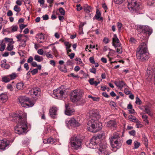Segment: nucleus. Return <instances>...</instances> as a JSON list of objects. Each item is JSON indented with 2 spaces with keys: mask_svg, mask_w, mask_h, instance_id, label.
Wrapping results in <instances>:
<instances>
[{
  "mask_svg": "<svg viewBox=\"0 0 155 155\" xmlns=\"http://www.w3.org/2000/svg\"><path fill=\"white\" fill-rule=\"evenodd\" d=\"M8 96L7 92H4L0 94V101L3 102L7 101Z\"/></svg>",
  "mask_w": 155,
  "mask_h": 155,
  "instance_id": "nucleus-16",
  "label": "nucleus"
},
{
  "mask_svg": "<svg viewBox=\"0 0 155 155\" xmlns=\"http://www.w3.org/2000/svg\"><path fill=\"white\" fill-rule=\"evenodd\" d=\"M13 9L17 13L19 12L21 10L20 8L17 5H15L14 6Z\"/></svg>",
  "mask_w": 155,
  "mask_h": 155,
  "instance_id": "nucleus-38",
  "label": "nucleus"
},
{
  "mask_svg": "<svg viewBox=\"0 0 155 155\" xmlns=\"http://www.w3.org/2000/svg\"><path fill=\"white\" fill-rule=\"evenodd\" d=\"M120 139L119 134L117 133H115L113 134V136L110 138V142H113V141Z\"/></svg>",
  "mask_w": 155,
  "mask_h": 155,
  "instance_id": "nucleus-23",
  "label": "nucleus"
},
{
  "mask_svg": "<svg viewBox=\"0 0 155 155\" xmlns=\"http://www.w3.org/2000/svg\"><path fill=\"white\" fill-rule=\"evenodd\" d=\"M31 92L35 96L40 95L41 94V91L40 89L38 87L34 88L31 90Z\"/></svg>",
  "mask_w": 155,
  "mask_h": 155,
  "instance_id": "nucleus-21",
  "label": "nucleus"
},
{
  "mask_svg": "<svg viewBox=\"0 0 155 155\" xmlns=\"http://www.w3.org/2000/svg\"><path fill=\"white\" fill-rule=\"evenodd\" d=\"M9 142V141L6 139H4L0 140V145H9L10 144L8 143Z\"/></svg>",
  "mask_w": 155,
  "mask_h": 155,
  "instance_id": "nucleus-28",
  "label": "nucleus"
},
{
  "mask_svg": "<svg viewBox=\"0 0 155 155\" xmlns=\"http://www.w3.org/2000/svg\"><path fill=\"white\" fill-rule=\"evenodd\" d=\"M42 18L43 20H47L49 18L48 16L47 15H45L42 16Z\"/></svg>",
  "mask_w": 155,
  "mask_h": 155,
  "instance_id": "nucleus-63",
  "label": "nucleus"
},
{
  "mask_svg": "<svg viewBox=\"0 0 155 155\" xmlns=\"http://www.w3.org/2000/svg\"><path fill=\"white\" fill-rule=\"evenodd\" d=\"M34 59L38 62H40L43 60V58L42 57L38 55H35L34 57Z\"/></svg>",
  "mask_w": 155,
  "mask_h": 155,
  "instance_id": "nucleus-34",
  "label": "nucleus"
},
{
  "mask_svg": "<svg viewBox=\"0 0 155 155\" xmlns=\"http://www.w3.org/2000/svg\"><path fill=\"white\" fill-rule=\"evenodd\" d=\"M6 87L10 91H12L13 90V87L12 85L10 84H8L6 86Z\"/></svg>",
  "mask_w": 155,
  "mask_h": 155,
  "instance_id": "nucleus-48",
  "label": "nucleus"
},
{
  "mask_svg": "<svg viewBox=\"0 0 155 155\" xmlns=\"http://www.w3.org/2000/svg\"><path fill=\"white\" fill-rule=\"evenodd\" d=\"M136 101L135 103L137 104L140 105L141 104V100L138 97H136Z\"/></svg>",
  "mask_w": 155,
  "mask_h": 155,
  "instance_id": "nucleus-46",
  "label": "nucleus"
},
{
  "mask_svg": "<svg viewBox=\"0 0 155 155\" xmlns=\"http://www.w3.org/2000/svg\"><path fill=\"white\" fill-rule=\"evenodd\" d=\"M129 120L132 122H137L138 121V119L136 117L132 115H130L128 117Z\"/></svg>",
  "mask_w": 155,
  "mask_h": 155,
  "instance_id": "nucleus-29",
  "label": "nucleus"
},
{
  "mask_svg": "<svg viewBox=\"0 0 155 155\" xmlns=\"http://www.w3.org/2000/svg\"><path fill=\"white\" fill-rule=\"evenodd\" d=\"M81 146H71V148L73 150H77L79 148H81Z\"/></svg>",
  "mask_w": 155,
  "mask_h": 155,
  "instance_id": "nucleus-51",
  "label": "nucleus"
},
{
  "mask_svg": "<svg viewBox=\"0 0 155 155\" xmlns=\"http://www.w3.org/2000/svg\"><path fill=\"white\" fill-rule=\"evenodd\" d=\"M103 41L105 44H107L109 42V40L108 38L104 37L103 39Z\"/></svg>",
  "mask_w": 155,
  "mask_h": 155,
  "instance_id": "nucleus-57",
  "label": "nucleus"
},
{
  "mask_svg": "<svg viewBox=\"0 0 155 155\" xmlns=\"http://www.w3.org/2000/svg\"><path fill=\"white\" fill-rule=\"evenodd\" d=\"M97 151L99 155H108L110 153L108 150V147L106 146H99Z\"/></svg>",
  "mask_w": 155,
  "mask_h": 155,
  "instance_id": "nucleus-12",
  "label": "nucleus"
},
{
  "mask_svg": "<svg viewBox=\"0 0 155 155\" xmlns=\"http://www.w3.org/2000/svg\"><path fill=\"white\" fill-rule=\"evenodd\" d=\"M143 141L145 145H148V142L147 139L146 137H144L143 139Z\"/></svg>",
  "mask_w": 155,
  "mask_h": 155,
  "instance_id": "nucleus-54",
  "label": "nucleus"
},
{
  "mask_svg": "<svg viewBox=\"0 0 155 155\" xmlns=\"http://www.w3.org/2000/svg\"><path fill=\"white\" fill-rule=\"evenodd\" d=\"M125 0H114V2L117 4H121Z\"/></svg>",
  "mask_w": 155,
  "mask_h": 155,
  "instance_id": "nucleus-52",
  "label": "nucleus"
},
{
  "mask_svg": "<svg viewBox=\"0 0 155 155\" xmlns=\"http://www.w3.org/2000/svg\"><path fill=\"white\" fill-rule=\"evenodd\" d=\"M58 110L57 107L53 106L49 110L50 116L53 118L56 117L57 115V112Z\"/></svg>",
  "mask_w": 155,
  "mask_h": 155,
  "instance_id": "nucleus-15",
  "label": "nucleus"
},
{
  "mask_svg": "<svg viewBox=\"0 0 155 155\" xmlns=\"http://www.w3.org/2000/svg\"><path fill=\"white\" fill-rule=\"evenodd\" d=\"M10 80L8 75L2 77V81L3 82L7 83L10 81Z\"/></svg>",
  "mask_w": 155,
  "mask_h": 155,
  "instance_id": "nucleus-33",
  "label": "nucleus"
},
{
  "mask_svg": "<svg viewBox=\"0 0 155 155\" xmlns=\"http://www.w3.org/2000/svg\"><path fill=\"white\" fill-rule=\"evenodd\" d=\"M98 120L95 118L91 119L87 123V130L94 133L101 130L102 128V125Z\"/></svg>",
  "mask_w": 155,
  "mask_h": 155,
  "instance_id": "nucleus-3",
  "label": "nucleus"
},
{
  "mask_svg": "<svg viewBox=\"0 0 155 155\" xmlns=\"http://www.w3.org/2000/svg\"><path fill=\"white\" fill-rule=\"evenodd\" d=\"M64 90H61V88H58L54 90L52 96L55 98L61 99L64 97Z\"/></svg>",
  "mask_w": 155,
  "mask_h": 155,
  "instance_id": "nucleus-8",
  "label": "nucleus"
},
{
  "mask_svg": "<svg viewBox=\"0 0 155 155\" xmlns=\"http://www.w3.org/2000/svg\"><path fill=\"white\" fill-rule=\"evenodd\" d=\"M129 41L132 44H135L137 42L136 39L133 37L130 38Z\"/></svg>",
  "mask_w": 155,
  "mask_h": 155,
  "instance_id": "nucleus-50",
  "label": "nucleus"
},
{
  "mask_svg": "<svg viewBox=\"0 0 155 155\" xmlns=\"http://www.w3.org/2000/svg\"><path fill=\"white\" fill-rule=\"evenodd\" d=\"M142 117L143 119V121L146 123L147 124H148L149 123L148 120H147V116L146 115H143L142 116Z\"/></svg>",
  "mask_w": 155,
  "mask_h": 155,
  "instance_id": "nucleus-41",
  "label": "nucleus"
},
{
  "mask_svg": "<svg viewBox=\"0 0 155 155\" xmlns=\"http://www.w3.org/2000/svg\"><path fill=\"white\" fill-rule=\"evenodd\" d=\"M75 60L77 61V63L81 66H83L84 64L81 61V59L79 58H75Z\"/></svg>",
  "mask_w": 155,
  "mask_h": 155,
  "instance_id": "nucleus-39",
  "label": "nucleus"
},
{
  "mask_svg": "<svg viewBox=\"0 0 155 155\" xmlns=\"http://www.w3.org/2000/svg\"><path fill=\"white\" fill-rule=\"evenodd\" d=\"M82 142V140L79 135H75L71 138L69 143L71 145H81L83 144Z\"/></svg>",
  "mask_w": 155,
  "mask_h": 155,
  "instance_id": "nucleus-7",
  "label": "nucleus"
},
{
  "mask_svg": "<svg viewBox=\"0 0 155 155\" xmlns=\"http://www.w3.org/2000/svg\"><path fill=\"white\" fill-rule=\"evenodd\" d=\"M14 43H8L6 49L9 51H12L14 48V45H13Z\"/></svg>",
  "mask_w": 155,
  "mask_h": 155,
  "instance_id": "nucleus-31",
  "label": "nucleus"
},
{
  "mask_svg": "<svg viewBox=\"0 0 155 155\" xmlns=\"http://www.w3.org/2000/svg\"><path fill=\"white\" fill-rule=\"evenodd\" d=\"M38 69L37 68L34 69L33 70L31 71V72L32 73V75L35 74L36 73H38Z\"/></svg>",
  "mask_w": 155,
  "mask_h": 155,
  "instance_id": "nucleus-58",
  "label": "nucleus"
},
{
  "mask_svg": "<svg viewBox=\"0 0 155 155\" xmlns=\"http://www.w3.org/2000/svg\"><path fill=\"white\" fill-rule=\"evenodd\" d=\"M147 4L148 6H154L155 3H154L153 1H148L147 2Z\"/></svg>",
  "mask_w": 155,
  "mask_h": 155,
  "instance_id": "nucleus-55",
  "label": "nucleus"
},
{
  "mask_svg": "<svg viewBox=\"0 0 155 155\" xmlns=\"http://www.w3.org/2000/svg\"><path fill=\"white\" fill-rule=\"evenodd\" d=\"M65 123L68 127H69L70 125L71 127H78L80 125V124L74 118H71L70 120H66Z\"/></svg>",
  "mask_w": 155,
  "mask_h": 155,
  "instance_id": "nucleus-10",
  "label": "nucleus"
},
{
  "mask_svg": "<svg viewBox=\"0 0 155 155\" xmlns=\"http://www.w3.org/2000/svg\"><path fill=\"white\" fill-rule=\"evenodd\" d=\"M112 45L115 48L119 47L121 45L119 39H118L116 34H114L112 38Z\"/></svg>",
  "mask_w": 155,
  "mask_h": 155,
  "instance_id": "nucleus-14",
  "label": "nucleus"
},
{
  "mask_svg": "<svg viewBox=\"0 0 155 155\" xmlns=\"http://www.w3.org/2000/svg\"><path fill=\"white\" fill-rule=\"evenodd\" d=\"M76 7H77V10L79 11H80V10H81L83 8L81 6V5L80 4L77 5Z\"/></svg>",
  "mask_w": 155,
  "mask_h": 155,
  "instance_id": "nucleus-61",
  "label": "nucleus"
},
{
  "mask_svg": "<svg viewBox=\"0 0 155 155\" xmlns=\"http://www.w3.org/2000/svg\"><path fill=\"white\" fill-rule=\"evenodd\" d=\"M89 117L91 119L95 118V119H99L101 117L98 111L97 110H91L89 112Z\"/></svg>",
  "mask_w": 155,
  "mask_h": 155,
  "instance_id": "nucleus-13",
  "label": "nucleus"
},
{
  "mask_svg": "<svg viewBox=\"0 0 155 155\" xmlns=\"http://www.w3.org/2000/svg\"><path fill=\"white\" fill-rule=\"evenodd\" d=\"M140 0H128V8L133 13H135L141 9Z\"/></svg>",
  "mask_w": 155,
  "mask_h": 155,
  "instance_id": "nucleus-4",
  "label": "nucleus"
},
{
  "mask_svg": "<svg viewBox=\"0 0 155 155\" xmlns=\"http://www.w3.org/2000/svg\"><path fill=\"white\" fill-rule=\"evenodd\" d=\"M64 44L66 46V49L70 48L71 47V44H70L68 42H65Z\"/></svg>",
  "mask_w": 155,
  "mask_h": 155,
  "instance_id": "nucleus-44",
  "label": "nucleus"
},
{
  "mask_svg": "<svg viewBox=\"0 0 155 155\" xmlns=\"http://www.w3.org/2000/svg\"><path fill=\"white\" fill-rule=\"evenodd\" d=\"M136 123V127L137 128H140L142 127V124L140 123V122L138 120V121L135 122Z\"/></svg>",
  "mask_w": 155,
  "mask_h": 155,
  "instance_id": "nucleus-47",
  "label": "nucleus"
},
{
  "mask_svg": "<svg viewBox=\"0 0 155 155\" xmlns=\"http://www.w3.org/2000/svg\"><path fill=\"white\" fill-rule=\"evenodd\" d=\"M1 66L2 68L7 69H8L10 67L9 65L6 64V60H4L2 61Z\"/></svg>",
  "mask_w": 155,
  "mask_h": 155,
  "instance_id": "nucleus-26",
  "label": "nucleus"
},
{
  "mask_svg": "<svg viewBox=\"0 0 155 155\" xmlns=\"http://www.w3.org/2000/svg\"><path fill=\"white\" fill-rule=\"evenodd\" d=\"M96 138L95 137H93L90 140V144L93 145H97L96 143Z\"/></svg>",
  "mask_w": 155,
  "mask_h": 155,
  "instance_id": "nucleus-32",
  "label": "nucleus"
},
{
  "mask_svg": "<svg viewBox=\"0 0 155 155\" xmlns=\"http://www.w3.org/2000/svg\"><path fill=\"white\" fill-rule=\"evenodd\" d=\"M36 38L38 42L40 43H42L45 39V37L42 33L37 34L36 36Z\"/></svg>",
  "mask_w": 155,
  "mask_h": 155,
  "instance_id": "nucleus-19",
  "label": "nucleus"
},
{
  "mask_svg": "<svg viewBox=\"0 0 155 155\" xmlns=\"http://www.w3.org/2000/svg\"><path fill=\"white\" fill-rule=\"evenodd\" d=\"M37 53L39 54L42 55L43 54L44 51L42 49H39L37 51Z\"/></svg>",
  "mask_w": 155,
  "mask_h": 155,
  "instance_id": "nucleus-62",
  "label": "nucleus"
},
{
  "mask_svg": "<svg viewBox=\"0 0 155 155\" xmlns=\"http://www.w3.org/2000/svg\"><path fill=\"white\" fill-rule=\"evenodd\" d=\"M25 35L19 34L17 35L16 38L18 39L17 41H20V43L19 45V48L21 47L24 48L26 45V39H24V38H26Z\"/></svg>",
  "mask_w": 155,
  "mask_h": 155,
  "instance_id": "nucleus-9",
  "label": "nucleus"
},
{
  "mask_svg": "<svg viewBox=\"0 0 155 155\" xmlns=\"http://www.w3.org/2000/svg\"><path fill=\"white\" fill-rule=\"evenodd\" d=\"M114 84L117 87L120 88H122L123 87L126 85V84L123 81H115Z\"/></svg>",
  "mask_w": 155,
  "mask_h": 155,
  "instance_id": "nucleus-22",
  "label": "nucleus"
},
{
  "mask_svg": "<svg viewBox=\"0 0 155 155\" xmlns=\"http://www.w3.org/2000/svg\"><path fill=\"white\" fill-rule=\"evenodd\" d=\"M119 31L120 32L121 30V28L122 26V24L119 22H118L117 24Z\"/></svg>",
  "mask_w": 155,
  "mask_h": 155,
  "instance_id": "nucleus-45",
  "label": "nucleus"
},
{
  "mask_svg": "<svg viewBox=\"0 0 155 155\" xmlns=\"http://www.w3.org/2000/svg\"><path fill=\"white\" fill-rule=\"evenodd\" d=\"M50 52H48L45 54L46 57L48 58H53V55L51 54H50Z\"/></svg>",
  "mask_w": 155,
  "mask_h": 155,
  "instance_id": "nucleus-56",
  "label": "nucleus"
},
{
  "mask_svg": "<svg viewBox=\"0 0 155 155\" xmlns=\"http://www.w3.org/2000/svg\"><path fill=\"white\" fill-rule=\"evenodd\" d=\"M0 43H1V47L0 48V51H3L5 48V43L4 40H3L0 41Z\"/></svg>",
  "mask_w": 155,
  "mask_h": 155,
  "instance_id": "nucleus-30",
  "label": "nucleus"
},
{
  "mask_svg": "<svg viewBox=\"0 0 155 155\" xmlns=\"http://www.w3.org/2000/svg\"><path fill=\"white\" fill-rule=\"evenodd\" d=\"M136 52L137 58L141 61H143L148 59L147 55V45L146 43H142L139 46Z\"/></svg>",
  "mask_w": 155,
  "mask_h": 155,
  "instance_id": "nucleus-2",
  "label": "nucleus"
},
{
  "mask_svg": "<svg viewBox=\"0 0 155 155\" xmlns=\"http://www.w3.org/2000/svg\"><path fill=\"white\" fill-rule=\"evenodd\" d=\"M144 111L150 116H152L153 115L150 110V108L148 106H146L145 107Z\"/></svg>",
  "mask_w": 155,
  "mask_h": 155,
  "instance_id": "nucleus-36",
  "label": "nucleus"
},
{
  "mask_svg": "<svg viewBox=\"0 0 155 155\" xmlns=\"http://www.w3.org/2000/svg\"><path fill=\"white\" fill-rule=\"evenodd\" d=\"M122 140L120 138L118 140H116L113 141V142H110L111 145H114L115 144L118 145H121Z\"/></svg>",
  "mask_w": 155,
  "mask_h": 155,
  "instance_id": "nucleus-24",
  "label": "nucleus"
},
{
  "mask_svg": "<svg viewBox=\"0 0 155 155\" xmlns=\"http://www.w3.org/2000/svg\"><path fill=\"white\" fill-rule=\"evenodd\" d=\"M17 76V74L15 73L8 75V77H9L10 80L15 79Z\"/></svg>",
  "mask_w": 155,
  "mask_h": 155,
  "instance_id": "nucleus-37",
  "label": "nucleus"
},
{
  "mask_svg": "<svg viewBox=\"0 0 155 155\" xmlns=\"http://www.w3.org/2000/svg\"><path fill=\"white\" fill-rule=\"evenodd\" d=\"M59 11L61 15H65V11L63 8L61 7L59 9Z\"/></svg>",
  "mask_w": 155,
  "mask_h": 155,
  "instance_id": "nucleus-49",
  "label": "nucleus"
},
{
  "mask_svg": "<svg viewBox=\"0 0 155 155\" xmlns=\"http://www.w3.org/2000/svg\"><path fill=\"white\" fill-rule=\"evenodd\" d=\"M24 117L19 115L17 117L19 121L15 127V132L18 134H22L25 133L28 128L26 121V114Z\"/></svg>",
  "mask_w": 155,
  "mask_h": 155,
  "instance_id": "nucleus-1",
  "label": "nucleus"
},
{
  "mask_svg": "<svg viewBox=\"0 0 155 155\" xmlns=\"http://www.w3.org/2000/svg\"><path fill=\"white\" fill-rule=\"evenodd\" d=\"M20 104L23 107H32L34 105V104L29 101L28 98L25 96H20L18 98Z\"/></svg>",
  "mask_w": 155,
  "mask_h": 155,
  "instance_id": "nucleus-5",
  "label": "nucleus"
},
{
  "mask_svg": "<svg viewBox=\"0 0 155 155\" xmlns=\"http://www.w3.org/2000/svg\"><path fill=\"white\" fill-rule=\"evenodd\" d=\"M15 3L17 4L16 5L18 6H20L22 4V2L20 0H17Z\"/></svg>",
  "mask_w": 155,
  "mask_h": 155,
  "instance_id": "nucleus-64",
  "label": "nucleus"
},
{
  "mask_svg": "<svg viewBox=\"0 0 155 155\" xmlns=\"http://www.w3.org/2000/svg\"><path fill=\"white\" fill-rule=\"evenodd\" d=\"M56 142H57V140L51 137H49L47 140H44L43 141L44 143H48L50 144H56L57 143H55Z\"/></svg>",
  "mask_w": 155,
  "mask_h": 155,
  "instance_id": "nucleus-18",
  "label": "nucleus"
},
{
  "mask_svg": "<svg viewBox=\"0 0 155 155\" xmlns=\"http://www.w3.org/2000/svg\"><path fill=\"white\" fill-rule=\"evenodd\" d=\"M142 33L145 37H149L152 32V29L148 26H143L141 27Z\"/></svg>",
  "mask_w": 155,
  "mask_h": 155,
  "instance_id": "nucleus-11",
  "label": "nucleus"
},
{
  "mask_svg": "<svg viewBox=\"0 0 155 155\" xmlns=\"http://www.w3.org/2000/svg\"><path fill=\"white\" fill-rule=\"evenodd\" d=\"M68 76L69 77H72L74 78H78V75H75L74 73H71L70 74L68 75Z\"/></svg>",
  "mask_w": 155,
  "mask_h": 155,
  "instance_id": "nucleus-59",
  "label": "nucleus"
},
{
  "mask_svg": "<svg viewBox=\"0 0 155 155\" xmlns=\"http://www.w3.org/2000/svg\"><path fill=\"white\" fill-rule=\"evenodd\" d=\"M83 94V91L80 89H77L71 92V99L73 102L79 101Z\"/></svg>",
  "mask_w": 155,
  "mask_h": 155,
  "instance_id": "nucleus-6",
  "label": "nucleus"
},
{
  "mask_svg": "<svg viewBox=\"0 0 155 155\" xmlns=\"http://www.w3.org/2000/svg\"><path fill=\"white\" fill-rule=\"evenodd\" d=\"M68 106L66 105V110L65 111V114L68 116H71L75 112L74 110L71 108H68Z\"/></svg>",
  "mask_w": 155,
  "mask_h": 155,
  "instance_id": "nucleus-17",
  "label": "nucleus"
},
{
  "mask_svg": "<svg viewBox=\"0 0 155 155\" xmlns=\"http://www.w3.org/2000/svg\"><path fill=\"white\" fill-rule=\"evenodd\" d=\"M117 48H118L116 50L118 54H121L122 52V50L121 45H120L119 47H117Z\"/></svg>",
  "mask_w": 155,
  "mask_h": 155,
  "instance_id": "nucleus-43",
  "label": "nucleus"
},
{
  "mask_svg": "<svg viewBox=\"0 0 155 155\" xmlns=\"http://www.w3.org/2000/svg\"><path fill=\"white\" fill-rule=\"evenodd\" d=\"M85 18L88 19L91 18V14L90 13H86L85 15Z\"/></svg>",
  "mask_w": 155,
  "mask_h": 155,
  "instance_id": "nucleus-53",
  "label": "nucleus"
},
{
  "mask_svg": "<svg viewBox=\"0 0 155 155\" xmlns=\"http://www.w3.org/2000/svg\"><path fill=\"white\" fill-rule=\"evenodd\" d=\"M5 42L6 41L8 43H14V41H13V39L11 38H5L4 39Z\"/></svg>",
  "mask_w": 155,
  "mask_h": 155,
  "instance_id": "nucleus-42",
  "label": "nucleus"
},
{
  "mask_svg": "<svg viewBox=\"0 0 155 155\" xmlns=\"http://www.w3.org/2000/svg\"><path fill=\"white\" fill-rule=\"evenodd\" d=\"M84 9L86 13H90L92 10L91 7L87 4L84 6Z\"/></svg>",
  "mask_w": 155,
  "mask_h": 155,
  "instance_id": "nucleus-27",
  "label": "nucleus"
},
{
  "mask_svg": "<svg viewBox=\"0 0 155 155\" xmlns=\"http://www.w3.org/2000/svg\"><path fill=\"white\" fill-rule=\"evenodd\" d=\"M101 13L100 11L98 10H97L95 16V18L98 21L102 20L103 18L101 17Z\"/></svg>",
  "mask_w": 155,
  "mask_h": 155,
  "instance_id": "nucleus-25",
  "label": "nucleus"
},
{
  "mask_svg": "<svg viewBox=\"0 0 155 155\" xmlns=\"http://www.w3.org/2000/svg\"><path fill=\"white\" fill-rule=\"evenodd\" d=\"M105 125L107 127L114 128L115 127L116 125V122L114 120H111L106 123Z\"/></svg>",
  "mask_w": 155,
  "mask_h": 155,
  "instance_id": "nucleus-20",
  "label": "nucleus"
},
{
  "mask_svg": "<svg viewBox=\"0 0 155 155\" xmlns=\"http://www.w3.org/2000/svg\"><path fill=\"white\" fill-rule=\"evenodd\" d=\"M24 84L22 83H18L16 85L17 88L18 90H21L23 88Z\"/></svg>",
  "mask_w": 155,
  "mask_h": 155,
  "instance_id": "nucleus-35",
  "label": "nucleus"
},
{
  "mask_svg": "<svg viewBox=\"0 0 155 155\" xmlns=\"http://www.w3.org/2000/svg\"><path fill=\"white\" fill-rule=\"evenodd\" d=\"M11 31L13 32L16 31L18 28V26L17 25H13L11 27Z\"/></svg>",
  "mask_w": 155,
  "mask_h": 155,
  "instance_id": "nucleus-40",
  "label": "nucleus"
},
{
  "mask_svg": "<svg viewBox=\"0 0 155 155\" xmlns=\"http://www.w3.org/2000/svg\"><path fill=\"white\" fill-rule=\"evenodd\" d=\"M90 72L95 74L96 72V69L94 68H92L90 69Z\"/></svg>",
  "mask_w": 155,
  "mask_h": 155,
  "instance_id": "nucleus-60",
  "label": "nucleus"
}]
</instances>
